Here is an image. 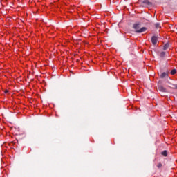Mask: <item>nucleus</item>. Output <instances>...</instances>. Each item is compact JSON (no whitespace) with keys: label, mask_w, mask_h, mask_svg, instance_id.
I'll use <instances>...</instances> for the list:
<instances>
[{"label":"nucleus","mask_w":177,"mask_h":177,"mask_svg":"<svg viewBox=\"0 0 177 177\" xmlns=\"http://www.w3.org/2000/svg\"><path fill=\"white\" fill-rule=\"evenodd\" d=\"M152 45H157V42H158V37L157 36H152L151 39Z\"/></svg>","instance_id":"1"},{"label":"nucleus","mask_w":177,"mask_h":177,"mask_svg":"<svg viewBox=\"0 0 177 177\" xmlns=\"http://www.w3.org/2000/svg\"><path fill=\"white\" fill-rule=\"evenodd\" d=\"M133 28H134V30H136V31L139 30L140 28V23L134 24L133 25Z\"/></svg>","instance_id":"2"},{"label":"nucleus","mask_w":177,"mask_h":177,"mask_svg":"<svg viewBox=\"0 0 177 177\" xmlns=\"http://www.w3.org/2000/svg\"><path fill=\"white\" fill-rule=\"evenodd\" d=\"M147 30V28L142 27L140 30H136V32H137V34H140L142 32H145V31H146Z\"/></svg>","instance_id":"3"},{"label":"nucleus","mask_w":177,"mask_h":177,"mask_svg":"<svg viewBox=\"0 0 177 177\" xmlns=\"http://www.w3.org/2000/svg\"><path fill=\"white\" fill-rule=\"evenodd\" d=\"M158 90L160 92H167V88H165V87H164L162 86H158Z\"/></svg>","instance_id":"4"},{"label":"nucleus","mask_w":177,"mask_h":177,"mask_svg":"<svg viewBox=\"0 0 177 177\" xmlns=\"http://www.w3.org/2000/svg\"><path fill=\"white\" fill-rule=\"evenodd\" d=\"M160 78H165V77H168V73L167 72H163L160 75Z\"/></svg>","instance_id":"5"},{"label":"nucleus","mask_w":177,"mask_h":177,"mask_svg":"<svg viewBox=\"0 0 177 177\" xmlns=\"http://www.w3.org/2000/svg\"><path fill=\"white\" fill-rule=\"evenodd\" d=\"M143 3H145V5H147L148 6H151V5H153V3H151V2L149 1V0H145L143 1Z\"/></svg>","instance_id":"6"},{"label":"nucleus","mask_w":177,"mask_h":177,"mask_svg":"<svg viewBox=\"0 0 177 177\" xmlns=\"http://www.w3.org/2000/svg\"><path fill=\"white\" fill-rule=\"evenodd\" d=\"M162 156H164V157H167V156H168V152L167 151V150L163 151L162 152H161Z\"/></svg>","instance_id":"7"},{"label":"nucleus","mask_w":177,"mask_h":177,"mask_svg":"<svg viewBox=\"0 0 177 177\" xmlns=\"http://www.w3.org/2000/svg\"><path fill=\"white\" fill-rule=\"evenodd\" d=\"M169 48V44L167 43L166 44H165V46L163 47V50H167V49Z\"/></svg>","instance_id":"8"},{"label":"nucleus","mask_w":177,"mask_h":177,"mask_svg":"<svg viewBox=\"0 0 177 177\" xmlns=\"http://www.w3.org/2000/svg\"><path fill=\"white\" fill-rule=\"evenodd\" d=\"M156 28H161V24L160 23L155 24Z\"/></svg>","instance_id":"9"},{"label":"nucleus","mask_w":177,"mask_h":177,"mask_svg":"<svg viewBox=\"0 0 177 177\" xmlns=\"http://www.w3.org/2000/svg\"><path fill=\"white\" fill-rule=\"evenodd\" d=\"M171 75H175V74H176V69L171 70Z\"/></svg>","instance_id":"10"},{"label":"nucleus","mask_w":177,"mask_h":177,"mask_svg":"<svg viewBox=\"0 0 177 177\" xmlns=\"http://www.w3.org/2000/svg\"><path fill=\"white\" fill-rule=\"evenodd\" d=\"M165 57V52L162 51L160 53V57Z\"/></svg>","instance_id":"11"},{"label":"nucleus","mask_w":177,"mask_h":177,"mask_svg":"<svg viewBox=\"0 0 177 177\" xmlns=\"http://www.w3.org/2000/svg\"><path fill=\"white\" fill-rule=\"evenodd\" d=\"M161 167H162V163H158V165H157L158 168H161Z\"/></svg>","instance_id":"12"},{"label":"nucleus","mask_w":177,"mask_h":177,"mask_svg":"<svg viewBox=\"0 0 177 177\" xmlns=\"http://www.w3.org/2000/svg\"><path fill=\"white\" fill-rule=\"evenodd\" d=\"M9 91H6V93H8Z\"/></svg>","instance_id":"13"},{"label":"nucleus","mask_w":177,"mask_h":177,"mask_svg":"<svg viewBox=\"0 0 177 177\" xmlns=\"http://www.w3.org/2000/svg\"><path fill=\"white\" fill-rule=\"evenodd\" d=\"M176 89H177V85L175 86Z\"/></svg>","instance_id":"14"}]
</instances>
